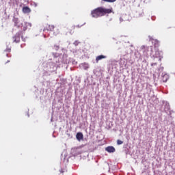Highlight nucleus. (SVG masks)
<instances>
[{
	"label": "nucleus",
	"mask_w": 175,
	"mask_h": 175,
	"mask_svg": "<svg viewBox=\"0 0 175 175\" xmlns=\"http://www.w3.org/2000/svg\"><path fill=\"white\" fill-rule=\"evenodd\" d=\"M111 13H113V8H106L105 7H98L92 10L91 16L94 18H98L110 14Z\"/></svg>",
	"instance_id": "obj_1"
},
{
	"label": "nucleus",
	"mask_w": 175,
	"mask_h": 175,
	"mask_svg": "<svg viewBox=\"0 0 175 175\" xmlns=\"http://www.w3.org/2000/svg\"><path fill=\"white\" fill-rule=\"evenodd\" d=\"M105 151L109 153L116 152V148H114V146H108L105 148Z\"/></svg>",
	"instance_id": "obj_2"
},
{
	"label": "nucleus",
	"mask_w": 175,
	"mask_h": 175,
	"mask_svg": "<svg viewBox=\"0 0 175 175\" xmlns=\"http://www.w3.org/2000/svg\"><path fill=\"white\" fill-rule=\"evenodd\" d=\"M77 139H78L79 142L81 140H83L84 139V135H83V133H77L76 135Z\"/></svg>",
	"instance_id": "obj_3"
},
{
	"label": "nucleus",
	"mask_w": 175,
	"mask_h": 175,
	"mask_svg": "<svg viewBox=\"0 0 175 175\" xmlns=\"http://www.w3.org/2000/svg\"><path fill=\"white\" fill-rule=\"evenodd\" d=\"M45 28L47 31H54V28H55V26H54V25H46Z\"/></svg>",
	"instance_id": "obj_4"
},
{
	"label": "nucleus",
	"mask_w": 175,
	"mask_h": 175,
	"mask_svg": "<svg viewBox=\"0 0 175 175\" xmlns=\"http://www.w3.org/2000/svg\"><path fill=\"white\" fill-rule=\"evenodd\" d=\"M23 13H31V8L29 7H23Z\"/></svg>",
	"instance_id": "obj_5"
},
{
	"label": "nucleus",
	"mask_w": 175,
	"mask_h": 175,
	"mask_svg": "<svg viewBox=\"0 0 175 175\" xmlns=\"http://www.w3.org/2000/svg\"><path fill=\"white\" fill-rule=\"evenodd\" d=\"M105 58H106V56H105L103 55H98L96 58V62H99V61H100V59H103Z\"/></svg>",
	"instance_id": "obj_6"
},
{
	"label": "nucleus",
	"mask_w": 175,
	"mask_h": 175,
	"mask_svg": "<svg viewBox=\"0 0 175 175\" xmlns=\"http://www.w3.org/2000/svg\"><path fill=\"white\" fill-rule=\"evenodd\" d=\"M81 68H83L85 70H87L88 68H90V66L88 65V63H82L81 64Z\"/></svg>",
	"instance_id": "obj_7"
},
{
	"label": "nucleus",
	"mask_w": 175,
	"mask_h": 175,
	"mask_svg": "<svg viewBox=\"0 0 175 175\" xmlns=\"http://www.w3.org/2000/svg\"><path fill=\"white\" fill-rule=\"evenodd\" d=\"M162 80L163 83H166L169 80V75L167 74H165L163 76H162Z\"/></svg>",
	"instance_id": "obj_8"
},
{
	"label": "nucleus",
	"mask_w": 175,
	"mask_h": 175,
	"mask_svg": "<svg viewBox=\"0 0 175 175\" xmlns=\"http://www.w3.org/2000/svg\"><path fill=\"white\" fill-rule=\"evenodd\" d=\"M158 47H159V42H158V41H156V42L154 43V50L156 53H159Z\"/></svg>",
	"instance_id": "obj_9"
},
{
	"label": "nucleus",
	"mask_w": 175,
	"mask_h": 175,
	"mask_svg": "<svg viewBox=\"0 0 175 175\" xmlns=\"http://www.w3.org/2000/svg\"><path fill=\"white\" fill-rule=\"evenodd\" d=\"M13 40L15 43H18V42H20V36L16 35L14 37H13Z\"/></svg>",
	"instance_id": "obj_10"
},
{
	"label": "nucleus",
	"mask_w": 175,
	"mask_h": 175,
	"mask_svg": "<svg viewBox=\"0 0 175 175\" xmlns=\"http://www.w3.org/2000/svg\"><path fill=\"white\" fill-rule=\"evenodd\" d=\"M13 22L14 23V25L16 27L18 26V23H19L18 18H14Z\"/></svg>",
	"instance_id": "obj_11"
},
{
	"label": "nucleus",
	"mask_w": 175,
	"mask_h": 175,
	"mask_svg": "<svg viewBox=\"0 0 175 175\" xmlns=\"http://www.w3.org/2000/svg\"><path fill=\"white\" fill-rule=\"evenodd\" d=\"M124 144V142L120 140V139H118L117 140V145L118 146H120V144Z\"/></svg>",
	"instance_id": "obj_12"
},
{
	"label": "nucleus",
	"mask_w": 175,
	"mask_h": 175,
	"mask_svg": "<svg viewBox=\"0 0 175 175\" xmlns=\"http://www.w3.org/2000/svg\"><path fill=\"white\" fill-rule=\"evenodd\" d=\"M59 29H57L56 32H54L53 34L55 35V36H57V35H59Z\"/></svg>",
	"instance_id": "obj_13"
},
{
	"label": "nucleus",
	"mask_w": 175,
	"mask_h": 175,
	"mask_svg": "<svg viewBox=\"0 0 175 175\" xmlns=\"http://www.w3.org/2000/svg\"><path fill=\"white\" fill-rule=\"evenodd\" d=\"M105 2H116V0H103Z\"/></svg>",
	"instance_id": "obj_14"
},
{
	"label": "nucleus",
	"mask_w": 175,
	"mask_h": 175,
	"mask_svg": "<svg viewBox=\"0 0 175 175\" xmlns=\"http://www.w3.org/2000/svg\"><path fill=\"white\" fill-rule=\"evenodd\" d=\"M148 49H150L151 53H154V50L152 49V46L148 47Z\"/></svg>",
	"instance_id": "obj_15"
},
{
	"label": "nucleus",
	"mask_w": 175,
	"mask_h": 175,
	"mask_svg": "<svg viewBox=\"0 0 175 175\" xmlns=\"http://www.w3.org/2000/svg\"><path fill=\"white\" fill-rule=\"evenodd\" d=\"M7 62H10V61H8Z\"/></svg>",
	"instance_id": "obj_16"
}]
</instances>
